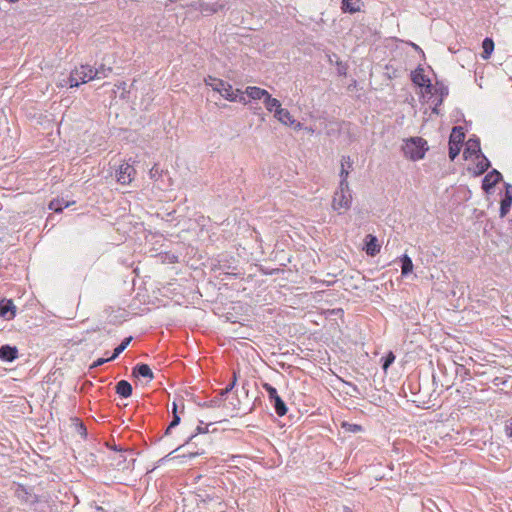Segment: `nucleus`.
Instances as JSON below:
<instances>
[{"mask_svg": "<svg viewBox=\"0 0 512 512\" xmlns=\"http://www.w3.org/2000/svg\"><path fill=\"white\" fill-rule=\"evenodd\" d=\"M353 169V162L349 156H343L341 159V170L339 173L340 176V184L347 186L348 183V176L351 170Z\"/></svg>", "mask_w": 512, "mask_h": 512, "instance_id": "9", "label": "nucleus"}, {"mask_svg": "<svg viewBox=\"0 0 512 512\" xmlns=\"http://www.w3.org/2000/svg\"><path fill=\"white\" fill-rule=\"evenodd\" d=\"M273 115L274 118H276L281 124L285 126H289V124L294 123V117L287 109H284L282 107L276 110V112Z\"/></svg>", "mask_w": 512, "mask_h": 512, "instance_id": "16", "label": "nucleus"}, {"mask_svg": "<svg viewBox=\"0 0 512 512\" xmlns=\"http://www.w3.org/2000/svg\"><path fill=\"white\" fill-rule=\"evenodd\" d=\"M69 205H70V203L68 201L54 199L49 203V209H51L55 212H60L64 208L68 207Z\"/></svg>", "mask_w": 512, "mask_h": 512, "instance_id": "23", "label": "nucleus"}, {"mask_svg": "<svg viewBox=\"0 0 512 512\" xmlns=\"http://www.w3.org/2000/svg\"><path fill=\"white\" fill-rule=\"evenodd\" d=\"M465 138V134L463 128L460 126L454 127L450 134L449 144H459L462 145Z\"/></svg>", "mask_w": 512, "mask_h": 512, "instance_id": "19", "label": "nucleus"}, {"mask_svg": "<svg viewBox=\"0 0 512 512\" xmlns=\"http://www.w3.org/2000/svg\"><path fill=\"white\" fill-rule=\"evenodd\" d=\"M361 0H342V9L344 12L356 13L361 10Z\"/></svg>", "mask_w": 512, "mask_h": 512, "instance_id": "18", "label": "nucleus"}, {"mask_svg": "<svg viewBox=\"0 0 512 512\" xmlns=\"http://www.w3.org/2000/svg\"><path fill=\"white\" fill-rule=\"evenodd\" d=\"M16 307L12 300H2L0 302V316L10 320L15 317Z\"/></svg>", "mask_w": 512, "mask_h": 512, "instance_id": "13", "label": "nucleus"}, {"mask_svg": "<svg viewBox=\"0 0 512 512\" xmlns=\"http://www.w3.org/2000/svg\"><path fill=\"white\" fill-rule=\"evenodd\" d=\"M133 375L137 378H144L147 382H150L154 379V374L151 368L147 364H138L133 369Z\"/></svg>", "mask_w": 512, "mask_h": 512, "instance_id": "15", "label": "nucleus"}, {"mask_svg": "<svg viewBox=\"0 0 512 512\" xmlns=\"http://www.w3.org/2000/svg\"><path fill=\"white\" fill-rule=\"evenodd\" d=\"M134 175L135 169L128 163H123L120 165L116 173L117 181L124 185L130 184L134 178Z\"/></svg>", "mask_w": 512, "mask_h": 512, "instance_id": "7", "label": "nucleus"}, {"mask_svg": "<svg viewBox=\"0 0 512 512\" xmlns=\"http://www.w3.org/2000/svg\"><path fill=\"white\" fill-rule=\"evenodd\" d=\"M205 84L229 101L246 104L251 99H256V87H248L245 92L238 89L234 91L230 84L212 76L205 78Z\"/></svg>", "mask_w": 512, "mask_h": 512, "instance_id": "1", "label": "nucleus"}, {"mask_svg": "<svg viewBox=\"0 0 512 512\" xmlns=\"http://www.w3.org/2000/svg\"><path fill=\"white\" fill-rule=\"evenodd\" d=\"M380 244L378 243V239L376 236L372 234H368L365 237V251L370 256H375L380 252Z\"/></svg>", "mask_w": 512, "mask_h": 512, "instance_id": "12", "label": "nucleus"}, {"mask_svg": "<svg viewBox=\"0 0 512 512\" xmlns=\"http://www.w3.org/2000/svg\"><path fill=\"white\" fill-rule=\"evenodd\" d=\"M479 158L476 164L477 174H482L490 167V161L484 155H479Z\"/></svg>", "mask_w": 512, "mask_h": 512, "instance_id": "25", "label": "nucleus"}, {"mask_svg": "<svg viewBox=\"0 0 512 512\" xmlns=\"http://www.w3.org/2000/svg\"><path fill=\"white\" fill-rule=\"evenodd\" d=\"M304 129H305V131H306L307 133H310V134H313V133H314V131H315L312 127H304Z\"/></svg>", "mask_w": 512, "mask_h": 512, "instance_id": "36", "label": "nucleus"}, {"mask_svg": "<svg viewBox=\"0 0 512 512\" xmlns=\"http://www.w3.org/2000/svg\"><path fill=\"white\" fill-rule=\"evenodd\" d=\"M482 47H483V55H482L483 58L484 59L489 58L494 49V43H493L492 39L485 38L483 40Z\"/></svg>", "mask_w": 512, "mask_h": 512, "instance_id": "24", "label": "nucleus"}, {"mask_svg": "<svg viewBox=\"0 0 512 512\" xmlns=\"http://www.w3.org/2000/svg\"><path fill=\"white\" fill-rule=\"evenodd\" d=\"M234 384H235V380L230 385H228L225 389H222L217 397L210 400L209 403H206L205 405H207L209 407L228 408L227 404H226V399L224 397L229 393V391L232 389Z\"/></svg>", "mask_w": 512, "mask_h": 512, "instance_id": "10", "label": "nucleus"}, {"mask_svg": "<svg viewBox=\"0 0 512 512\" xmlns=\"http://www.w3.org/2000/svg\"><path fill=\"white\" fill-rule=\"evenodd\" d=\"M67 83H68V82H66L65 80H63V82H60V83H59V86L64 87Z\"/></svg>", "mask_w": 512, "mask_h": 512, "instance_id": "39", "label": "nucleus"}, {"mask_svg": "<svg viewBox=\"0 0 512 512\" xmlns=\"http://www.w3.org/2000/svg\"><path fill=\"white\" fill-rule=\"evenodd\" d=\"M202 453H203V452H190V453L188 454V457H189V458H194V457H196V456H198V455H201Z\"/></svg>", "mask_w": 512, "mask_h": 512, "instance_id": "34", "label": "nucleus"}, {"mask_svg": "<svg viewBox=\"0 0 512 512\" xmlns=\"http://www.w3.org/2000/svg\"><path fill=\"white\" fill-rule=\"evenodd\" d=\"M97 74H92V67L89 65H81L75 68L69 77L70 87H78L80 84L94 80Z\"/></svg>", "mask_w": 512, "mask_h": 512, "instance_id": "4", "label": "nucleus"}, {"mask_svg": "<svg viewBox=\"0 0 512 512\" xmlns=\"http://www.w3.org/2000/svg\"><path fill=\"white\" fill-rule=\"evenodd\" d=\"M461 145L459 144H449V157L451 160H454L460 153Z\"/></svg>", "mask_w": 512, "mask_h": 512, "instance_id": "28", "label": "nucleus"}, {"mask_svg": "<svg viewBox=\"0 0 512 512\" xmlns=\"http://www.w3.org/2000/svg\"><path fill=\"white\" fill-rule=\"evenodd\" d=\"M131 340L132 337L125 338L123 342L115 348L113 355L110 358H108V360H114L115 358H117L126 349Z\"/></svg>", "mask_w": 512, "mask_h": 512, "instance_id": "26", "label": "nucleus"}, {"mask_svg": "<svg viewBox=\"0 0 512 512\" xmlns=\"http://www.w3.org/2000/svg\"><path fill=\"white\" fill-rule=\"evenodd\" d=\"M258 100L262 101L267 111L275 113L276 110L281 108V103L276 98H272L271 95L264 89L258 88Z\"/></svg>", "mask_w": 512, "mask_h": 512, "instance_id": "6", "label": "nucleus"}, {"mask_svg": "<svg viewBox=\"0 0 512 512\" xmlns=\"http://www.w3.org/2000/svg\"><path fill=\"white\" fill-rule=\"evenodd\" d=\"M17 349L9 345H4L0 348V358L5 361H13L17 358Z\"/></svg>", "mask_w": 512, "mask_h": 512, "instance_id": "17", "label": "nucleus"}, {"mask_svg": "<svg viewBox=\"0 0 512 512\" xmlns=\"http://www.w3.org/2000/svg\"><path fill=\"white\" fill-rule=\"evenodd\" d=\"M406 158L417 161L423 159L428 150L427 141L421 137H412L404 141L402 146Z\"/></svg>", "mask_w": 512, "mask_h": 512, "instance_id": "2", "label": "nucleus"}, {"mask_svg": "<svg viewBox=\"0 0 512 512\" xmlns=\"http://www.w3.org/2000/svg\"><path fill=\"white\" fill-rule=\"evenodd\" d=\"M196 431H197V434L199 433H206L207 432V427H202V426H197L196 428Z\"/></svg>", "mask_w": 512, "mask_h": 512, "instance_id": "33", "label": "nucleus"}, {"mask_svg": "<svg viewBox=\"0 0 512 512\" xmlns=\"http://www.w3.org/2000/svg\"><path fill=\"white\" fill-rule=\"evenodd\" d=\"M289 127H292L296 131L304 129L302 123L298 122L295 118H294V123L289 124Z\"/></svg>", "mask_w": 512, "mask_h": 512, "instance_id": "31", "label": "nucleus"}, {"mask_svg": "<svg viewBox=\"0 0 512 512\" xmlns=\"http://www.w3.org/2000/svg\"><path fill=\"white\" fill-rule=\"evenodd\" d=\"M509 188H510V186L507 187L505 197L501 201L500 217H502V218L507 215V213L510 210L511 204H512V195L510 194Z\"/></svg>", "mask_w": 512, "mask_h": 512, "instance_id": "21", "label": "nucleus"}, {"mask_svg": "<svg viewBox=\"0 0 512 512\" xmlns=\"http://www.w3.org/2000/svg\"><path fill=\"white\" fill-rule=\"evenodd\" d=\"M502 179V175L497 170H492L489 172L483 180L482 188L486 192H488L491 188H493L500 180Z\"/></svg>", "mask_w": 512, "mask_h": 512, "instance_id": "11", "label": "nucleus"}, {"mask_svg": "<svg viewBox=\"0 0 512 512\" xmlns=\"http://www.w3.org/2000/svg\"><path fill=\"white\" fill-rule=\"evenodd\" d=\"M394 360H395V355L392 352H389L386 355L384 362L382 364V369L384 370V372H386L388 370V368L394 362Z\"/></svg>", "mask_w": 512, "mask_h": 512, "instance_id": "29", "label": "nucleus"}, {"mask_svg": "<svg viewBox=\"0 0 512 512\" xmlns=\"http://www.w3.org/2000/svg\"><path fill=\"white\" fill-rule=\"evenodd\" d=\"M509 436H512V428H511V432L509 433Z\"/></svg>", "mask_w": 512, "mask_h": 512, "instance_id": "42", "label": "nucleus"}, {"mask_svg": "<svg viewBox=\"0 0 512 512\" xmlns=\"http://www.w3.org/2000/svg\"><path fill=\"white\" fill-rule=\"evenodd\" d=\"M179 457H180V456H175L174 458H179ZM181 457H186V455H185V454H182V456H181Z\"/></svg>", "mask_w": 512, "mask_h": 512, "instance_id": "41", "label": "nucleus"}, {"mask_svg": "<svg viewBox=\"0 0 512 512\" xmlns=\"http://www.w3.org/2000/svg\"><path fill=\"white\" fill-rule=\"evenodd\" d=\"M263 387L267 391L269 401L273 405L277 415L284 416L287 413V407L284 401L278 395L277 390L268 383H264Z\"/></svg>", "mask_w": 512, "mask_h": 512, "instance_id": "5", "label": "nucleus"}, {"mask_svg": "<svg viewBox=\"0 0 512 512\" xmlns=\"http://www.w3.org/2000/svg\"><path fill=\"white\" fill-rule=\"evenodd\" d=\"M343 512H353V510L347 506L344 507Z\"/></svg>", "mask_w": 512, "mask_h": 512, "instance_id": "38", "label": "nucleus"}, {"mask_svg": "<svg viewBox=\"0 0 512 512\" xmlns=\"http://www.w3.org/2000/svg\"><path fill=\"white\" fill-rule=\"evenodd\" d=\"M112 69L110 67L106 68L104 65H101L99 68H92V74H97L95 79H101L107 77L111 73Z\"/></svg>", "mask_w": 512, "mask_h": 512, "instance_id": "27", "label": "nucleus"}, {"mask_svg": "<svg viewBox=\"0 0 512 512\" xmlns=\"http://www.w3.org/2000/svg\"><path fill=\"white\" fill-rule=\"evenodd\" d=\"M109 361L108 359H104V358H99L97 359L94 364L92 365V367H98L102 364H104L105 362Z\"/></svg>", "mask_w": 512, "mask_h": 512, "instance_id": "32", "label": "nucleus"}, {"mask_svg": "<svg viewBox=\"0 0 512 512\" xmlns=\"http://www.w3.org/2000/svg\"><path fill=\"white\" fill-rule=\"evenodd\" d=\"M180 420L181 419H180L179 414L174 413L173 419H172L171 423L169 424L168 428L166 429V434H168L172 428L176 427L180 423Z\"/></svg>", "mask_w": 512, "mask_h": 512, "instance_id": "30", "label": "nucleus"}, {"mask_svg": "<svg viewBox=\"0 0 512 512\" xmlns=\"http://www.w3.org/2000/svg\"><path fill=\"white\" fill-rule=\"evenodd\" d=\"M116 393L127 398L132 394V386L126 380H121L116 384Z\"/></svg>", "mask_w": 512, "mask_h": 512, "instance_id": "20", "label": "nucleus"}, {"mask_svg": "<svg viewBox=\"0 0 512 512\" xmlns=\"http://www.w3.org/2000/svg\"><path fill=\"white\" fill-rule=\"evenodd\" d=\"M401 262H402V267H401L402 275L406 276L412 272L413 262H412L411 258L406 254L402 256Z\"/></svg>", "mask_w": 512, "mask_h": 512, "instance_id": "22", "label": "nucleus"}, {"mask_svg": "<svg viewBox=\"0 0 512 512\" xmlns=\"http://www.w3.org/2000/svg\"><path fill=\"white\" fill-rule=\"evenodd\" d=\"M352 427H353L352 431H359V430H361V427L358 426V425H352Z\"/></svg>", "mask_w": 512, "mask_h": 512, "instance_id": "37", "label": "nucleus"}, {"mask_svg": "<svg viewBox=\"0 0 512 512\" xmlns=\"http://www.w3.org/2000/svg\"><path fill=\"white\" fill-rule=\"evenodd\" d=\"M174 413H178V411H177V404H176V402H173V403H172V414L174 415Z\"/></svg>", "mask_w": 512, "mask_h": 512, "instance_id": "35", "label": "nucleus"}, {"mask_svg": "<svg viewBox=\"0 0 512 512\" xmlns=\"http://www.w3.org/2000/svg\"><path fill=\"white\" fill-rule=\"evenodd\" d=\"M411 79L415 85L425 88L426 93H432V85L430 80L424 74V70L422 68H418L412 72Z\"/></svg>", "mask_w": 512, "mask_h": 512, "instance_id": "8", "label": "nucleus"}, {"mask_svg": "<svg viewBox=\"0 0 512 512\" xmlns=\"http://www.w3.org/2000/svg\"><path fill=\"white\" fill-rule=\"evenodd\" d=\"M479 153H481L479 140L469 139L466 142V146L463 152L465 159L470 158L472 155H476V157L479 158Z\"/></svg>", "mask_w": 512, "mask_h": 512, "instance_id": "14", "label": "nucleus"}, {"mask_svg": "<svg viewBox=\"0 0 512 512\" xmlns=\"http://www.w3.org/2000/svg\"><path fill=\"white\" fill-rule=\"evenodd\" d=\"M352 203V193L349 184L345 187L339 183L338 189L335 191L332 199V208L341 214V210L347 211Z\"/></svg>", "mask_w": 512, "mask_h": 512, "instance_id": "3", "label": "nucleus"}, {"mask_svg": "<svg viewBox=\"0 0 512 512\" xmlns=\"http://www.w3.org/2000/svg\"><path fill=\"white\" fill-rule=\"evenodd\" d=\"M194 437H195V435H191L189 438V441H191Z\"/></svg>", "mask_w": 512, "mask_h": 512, "instance_id": "40", "label": "nucleus"}]
</instances>
